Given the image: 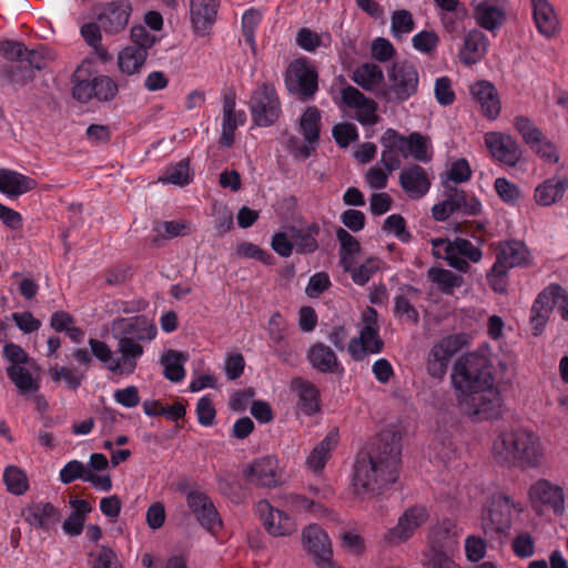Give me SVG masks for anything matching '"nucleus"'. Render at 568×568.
<instances>
[{
    "label": "nucleus",
    "mask_w": 568,
    "mask_h": 568,
    "mask_svg": "<svg viewBox=\"0 0 568 568\" xmlns=\"http://www.w3.org/2000/svg\"><path fill=\"white\" fill-rule=\"evenodd\" d=\"M378 314L375 308L366 307L362 312L359 335L349 341L347 351L354 361H362L367 354L381 353L384 342L379 337Z\"/></svg>",
    "instance_id": "nucleus-7"
},
{
    "label": "nucleus",
    "mask_w": 568,
    "mask_h": 568,
    "mask_svg": "<svg viewBox=\"0 0 568 568\" xmlns=\"http://www.w3.org/2000/svg\"><path fill=\"white\" fill-rule=\"evenodd\" d=\"M514 510L521 513V504L503 493L494 494L481 514V528L485 535L494 537L506 534L510 529Z\"/></svg>",
    "instance_id": "nucleus-5"
},
{
    "label": "nucleus",
    "mask_w": 568,
    "mask_h": 568,
    "mask_svg": "<svg viewBox=\"0 0 568 568\" xmlns=\"http://www.w3.org/2000/svg\"><path fill=\"white\" fill-rule=\"evenodd\" d=\"M321 119V111L314 105L307 106L303 112L298 122V132L304 138L303 143H300L294 136L287 141V149L295 158L307 159L316 150L320 141Z\"/></svg>",
    "instance_id": "nucleus-9"
},
{
    "label": "nucleus",
    "mask_w": 568,
    "mask_h": 568,
    "mask_svg": "<svg viewBox=\"0 0 568 568\" xmlns=\"http://www.w3.org/2000/svg\"><path fill=\"white\" fill-rule=\"evenodd\" d=\"M187 354L174 349L162 355L160 363L163 366V375L173 383H179L185 377L184 363L187 362Z\"/></svg>",
    "instance_id": "nucleus-36"
},
{
    "label": "nucleus",
    "mask_w": 568,
    "mask_h": 568,
    "mask_svg": "<svg viewBox=\"0 0 568 568\" xmlns=\"http://www.w3.org/2000/svg\"><path fill=\"white\" fill-rule=\"evenodd\" d=\"M256 511L260 515L266 531L274 537H285L296 530V524L292 517L278 508H274L267 500L263 499L256 504Z\"/></svg>",
    "instance_id": "nucleus-15"
},
{
    "label": "nucleus",
    "mask_w": 568,
    "mask_h": 568,
    "mask_svg": "<svg viewBox=\"0 0 568 568\" xmlns=\"http://www.w3.org/2000/svg\"><path fill=\"white\" fill-rule=\"evenodd\" d=\"M132 12V6L126 0L113 1L105 6L99 16L100 27L105 33L116 34L125 29Z\"/></svg>",
    "instance_id": "nucleus-21"
},
{
    "label": "nucleus",
    "mask_w": 568,
    "mask_h": 568,
    "mask_svg": "<svg viewBox=\"0 0 568 568\" xmlns=\"http://www.w3.org/2000/svg\"><path fill=\"white\" fill-rule=\"evenodd\" d=\"M352 80L366 91H374L384 80L382 69L375 63H364L355 69Z\"/></svg>",
    "instance_id": "nucleus-39"
},
{
    "label": "nucleus",
    "mask_w": 568,
    "mask_h": 568,
    "mask_svg": "<svg viewBox=\"0 0 568 568\" xmlns=\"http://www.w3.org/2000/svg\"><path fill=\"white\" fill-rule=\"evenodd\" d=\"M399 185L413 200L422 199L430 189V180L424 168L412 164L399 173Z\"/></svg>",
    "instance_id": "nucleus-24"
},
{
    "label": "nucleus",
    "mask_w": 568,
    "mask_h": 568,
    "mask_svg": "<svg viewBox=\"0 0 568 568\" xmlns=\"http://www.w3.org/2000/svg\"><path fill=\"white\" fill-rule=\"evenodd\" d=\"M420 300V291L412 285L404 284L394 295V316L413 324L419 322V313L416 304Z\"/></svg>",
    "instance_id": "nucleus-22"
},
{
    "label": "nucleus",
    "mask_w": 568,
    "mask_h": 568,
    "mask_svg": "<svg viewBox=\"0 0 568 568\" xmlns=\"http://www.w3.org/2000/svg\"><path fill=\"white\" fill-rule=\"evenodd\" d=\"M124 327L122 336H132L133 341H152L156 336V327L144 316H136L130 320H122Z\"/></svg>",
    "instance_id": "nucleus-38"
},
{
    "label": "nucleus",
    "mask_w": 568,
    "mask_h": 568,
    "mask_svg": "<svg viewBox=\"0 0 568 568\" xmlns=\"http://www.w3.org/2000/svg\"><path fill=\"white\" fill-rule=\"evenodd\" d=\"M302 541L320 568H339L333 560L328 535L318 525H310L302 532Z\"/></svg>",
    "instance_id": "nucleus-13"
},
{
    "label": "nucleus",
    "mask_w": 568,
    "mask_h": 568,
    "mask_svg": "<svg viewBox=\"0 0 568 568\" xmlns=\"http://www.w3.org/2000/svg\"><path fill=\"white\" fill-rule=\"evenodd\" d=\"M493 453L499 463L519 462L525 467H538L544 459L540 438L525 429L500 434L493 444Z\"/></svg>",
    "instance_id": "nucleus-3"
},
{
    "label": "nucleus",
    "mask_w": 568,
    "mask_h": 568,
    "mask_svg": "<svg viewBox=\"0 0 568 568\" xmlns=\"http://www.w3.org/2000/svg\"><path fill=\"white\" fill-rule=\"evenodd\" d=\"M9 379L16 385L21 395L36 394L39 390V384L33 378L31 372L23 366H8L6 368Z\"/></svg>",
    "instance_id": "nucleus-42"
},
{
    "label": "nucleus",
    "mask_w": 568,
    "mask_h": 568,
    "mask_svg": "<svg viewBox=\"0 0 568 568\" xmlns=\"http://www.w3.org/2000/svg\"><path fill=\"white\" fill-rule=\"evenodd\" d=\"M531 6L538 31L546 38L554 37L559 30V21L552 4L548 0H531Z\"/></svg>",
    "instance_id": "nucleus-29"
},
{
    "label": "nucleus",
    "mask_w": 568,
    "mask_h": 568,
    "mask_svg": "<svg viewBox=\"0 0 568 568\" xmlns=\"http://www.w3.org/2000/svg\"><path fill=\"white\" fill-rule=\"evenodd\" d=\"M53 60L52 52L45 48L40 47L38 49L29 50L26 48L24 62L29 64V69L43 70L48 67L49 61Z\"/></svg>",
    "instance_id": "nucleus-58"
},
{
    "label": "nucleus",
    "mask_w": 568,
    "mask_h": 568,
    "mask_svg": "<svg viewBox=\"0 0 568 568\" xmlns=\"http://www.w3.org/2000/svg\"><path fill=\"white\" fill-rule=\"evenodd\" d=\"M91 68V62L83 61L71 77L72 97L81 103L94 99V81Z\"/></svg>",
    "instance_id": "nucleus-27"
},
{
    "label": "nucleus",
    "mask_w": 568,
    "mask_h": 568,
    "mask_svg": "<svg viewBox=\"0 0 568 568\" xmlns=\"http://www.w3.org/2000/svg\"><path fill=\"white\" fill-rule=\"evenodd\" d=\"M262 19L257 10H246L242 17V34L245 42L254 50L255 49V30Z\"/></svg>",
    "instance_id": "nucleus-55"
},
{
    "label": "nucleus",
    "mask_w": 568,
    "mask_h": 568,
    "mask_svg": "<svg viewBox=\"0 0 568 568\" xmlns=\"http://www.w3.org/2000/svg\"><path fill=\"white\" fill-rule=\"evenodd\" d=\"M452 528L450 521H444L433 527L428 534L430 548H449L454 544Z\"/></svg>",
    "instance_id": "nucleus-51"
},
{
    "label": "nucleus",
    "mask_w": 568,
    "mask_h": 568,
    "mask_svg": "<svg viewBox=\"0 0 568 568\" xmlns=\"http://www.w3.org/2000/svg\"><path fill=\"white\" fill-rule=\"evenodd\" d=\"M456 213L463 215H478L481 212V203L478 199L467 194L464 190L452 187L448 190Z\"/></svg>",
    "instance_id": "nucleus-45"
},
{
    "label": "nucleus",
    "mask_w": 568,
    "mask_h": 568,
    "mask_svg": "<svg viewBox=\"0 0 568 568\" xmlns=\"http://www.w3.org/2000/svg\"><path fill=\"white\" fill-rule=\"evenodd\" d=\"M455 256L478 263L483 254L480 248L475 246L470 241L457 237L455 239Z\"/></svg>",
    "instance_id": "nucleus-62"
},
{
    "label": "nucleus",
    "mask_w": 568,
    "mask_h": 568,
    "mask_svg": "<svg viewBox=\"0 0 568 568\" xmlns=\"http://www.w3.org/2000/svg\"><path fill=\"white\" fill-rule=\"evenodd\" d=\"M49 374L54 382L64 381L67 386L71 389H77L84 379V373L78 368H70L67 366H53L49 369Z\"/></svg>",
    "instance_id": "nucleus-50"
},
{
    "label": "nucleus",
    "mask_w": 568,
    "mask_h": 568,
    "mask_svg": "<svg viewBox=\"0 0 568 568\" xmlns=\"http://www.w3.org/2000/svg\"><path fill=\"white\" fill-rule=\"evenodd\" d=\"M529 260V252L526 245L520 241H506L497 246L496 263L510 270L516 266L525 265Z\"/></svg>",
    "instance_id": "nucleus-28"
},
{
    "label": "nucleus",
    "mask_w": 568,
    "mask_h": 568,
    "mask_svg": "<svg viewBox=\"0 0 568 568\" xmlns=\"http://www.w3.org/2000/svg\"><path fill=\"white\" fill-rule=\"evenodd\" d=\"M400 452V435L393 428L383 429L356 459L353 488L357 497H376L397 480Z\"/></svg>",
    "instance_id": "nucleus-2"
},
{
    "label": "nucleus",
    "mask_w": 568,
    "mask_h": 568,
    "mask_svg": "<svg viewBox=\"0 0 568 568\" xmlns=\"http://www.w3.org/2000/svg\"><path fill=\"white\" fill-rule=\"evenodd\" d=\"M427 518V509L423 506L406 509L399 516L397 525L385 532L384 540L389 545H399L407 541Z\"/></svg>",
    "instance_id": "nucleus-14"
},
{
    "label": "nucleus",
    "mask_w": 568,
    "mask_h": 568,
    "mask_svg": "<svg viewBox=\"0 0 568 568\" xmlns=\"http://www.w3.org/2000/svg\"><path fill=\"white\" fill-rule=\"evenodd\" d=\"M338 442L337 433L329 432L311 452L307 457V467L317 473L321 471L331 456V452Z\"/></svg>",
    "instance_id": "nucleus-34"
},
{
    "label": "nucleus",
    "mask_w": 568,
    "mask_h": 568,
    "mask_svg": "<svg viewBox=\"0 0 568 568\" xmlns=\"http://www.w3.org/2000/svg\"><path fill=\"white\" fill-rule=\"evenodd\" d=\"M246 115L244 111H239L235 114L224 115L222 122V134L220 144L225 148L232 146L234 142V132L239 125L244 124Z\"/></svg>",
    "instance_id": "nucleus-49"
},
{
    "label": "nucleus",
    "mask_w": 568,
    "mask_h": 568,
    "mask_svg": "<svg viewBox=\"0 0 568 568\" xmlns=\"http://www.w3.org/2000/svg\"><path fill=\"white\" fill-rule=\"evenodd\" d=\"M336 143L341 148H346L351 142L358 139L357 129L353 123H339L332 130Z\"/></svg>",
    "instance_id": "nucleus-61"
},
{
    "label": "nucleus",
    "mask_w": 568,
    "mask_h": 568,
    "mask_svg": "<svg viewBox=\"0 0 568 568\" xmlns=\"http://www.w3.org/2000/svg\"><path fill=\"white\" fill-rule=\"evenodd\" d=\"M320 233V226L316 223L311 224L305 230H298L295 232L293 240L296 251L298 253H313L317 250V235Z\"/></svg>",
    "instance_id": "nucleus-47"
},
{
    "label": "nucleus",
    "mask_w": 568,
    "mask_h": 568,
    "mask_svg": "<svg viewBox=\"0 0 568 568\" xmlns=\"http://www.w3.org/2000/svg\"><path fill=\"white\" fill-rule=\"evenodd\" d=\"M433 255L436 258L447 261L449 266L459 272L466 273L469 270V263L459 256H455V241L446 239H432Z\"/></svg>",
    "instance_id": "nucleus-37"
},
{
    "label": "nucleus",
    "mask_w": 568,
    "mask_h": 568,
    "mask_svg": "<svg viewBox=\"0 0 568 568\" xmlns=\"http://www.w3.org/2000/svg\"><path fill=\"white\" fill-rule=\"evenodd\" d=\"M248 108L255 125H273L282 113L281 101L274 85L267 82L258 84L251 94Z\"/></svg>",
    "instance_id": "nucleus-8"
},
{
    "label": "nucleus",
    "mask_w": 568,
    "mask_h": 568,
    "mask_svg": "<svg viewBox=\"0 0 568 568\" xmlns=\"http://www.w3.org/2000/svg\"><path fill=\"white\" fill-rule=\"evenodd\" d=\"M3 483L8 491L16 496H21L29 489L27 474L17 466H8L4 468Z\"/></svg>",
    "instance_id": "nucleus-46"
},
{
    "label": "nucleus",
    "mask_w": 568,
    "mask_h": 568,
    "mask_svg": "<svg viewBox=\"0 0 568 568\" xmlns=\"http://www.w3.org/2000/svg\"><path fill=\"white\" fill-rule=\"evenodd\" d=\"M59 519L58 509L50 503L34 504L28 508L27 520L33 527L48 529Z\"/></svg>",
    "instance_id": "nucleus-35"
},
{
    "label": "nucleus",
    "mask_w": 568,
    "mask_h": 568,
    "mask_svg": "<svg viewBox=\"0 0 568 568\" xmlns=\"http://www.w3.org/2000/svg\"><path fill=\"white\" fill-rule=\"evenodd\" d=\"M186 503L200 525L209 531L222 527L219 513L211 498L203 491L191 490L186 494Z\"/></svg>",
    "instance_id": "nucleus-16"
},
{
    "label": "nucleus",
    "mask_w": 568,
    "mask_h": 568,
    "mask_svg": "<svg viewBox=\"0 0 568 568\" xmlns=\"http://www.w3.org/2000/svg\"><path fill=\"white\" fill-rule=\"evenodd\" d=\"M284 500L286 506L296 511H310L317 514L323 510V505L318 500L310 499L302 495L288 494L284 496Z\"/></svg>",
    "instance_id": "nucleus-57"
},
{
    "label": "nucleus",
    "mask_w": 568,
    "mask_h": 568,
    "mask_svg": "<svg viewBox=\"0 0 568 568\" xmlns=\"http://www.w3.org/2000/svg\"><path fill=\"white\" fill-rule=\"evenodd\" d=\"M387 100L403 102L416 94L419 75L416 67L408 61L395 62L387 73Z\"/></svg>",
    "instance_id": "nucleus-10"
},
{
    "label": "nucleus",
    "mask_w": 568,
    "mask_h": 568,
    "mask_svg": "<svg viewBox=\"0 0 568 568\" xmlns=\"http://www.w3.org/2000/svg\"><path fill=\"white\" fill-rule=\"evenodd\" d=\"M88 344L93 356L101 362L108 371L120 375L132 374L144 353L143 346L133 341L132 336L118 337L114 353L103 341L89 338Z\"/></svg>",
    "instance_id": "nucleus-4"
},
{
    "label": "nucleus",
    "mask_w": 568,
    "mask_h": 568,
    "mask_svg": "<svg viewBox=\"0 0 568 568\" xmlns=\"http://www.w3.org/2000/svg\"><path fill=\"white\" fill-rule=\"evenodd\" d=\"M514 128L518 131V133L521 135L523 141L530 148L535 142H540L541 136L544 133L539 128H537L534 122L525 116V115H517L514 118L513 121Z\"/></svg>",
    "instance_id": "nucleus-48"
},
{
    "label": "nucleus",
    "mask_w": 568,
    "mask_h": 568,
    "mask_svg": "<svg viewBox=\"0 0 568 568\" xmlns=\"http://www.w3.org/2000/svg\"><path fill=\"white\" fill-rule=\"evenodd\" d=\"M568 187L565 179L559 176L550 178L539 184L535 190V201L541 206H550L564 197Z\"/></svg>",
    "instance_id": "nucleus-33"
},
{
    "label": "nucleus",
    "mask_w": 568,
    "mask_h": 568,
    "mask_svg": "<svg viewBox=\"0 0 568 568\" xmlns=\"http://www.w3.org/2000/svg\"><path fill=\"white\" fill-rule=\"evenodd\" d=\"M37 182L19 172L0 169V192L10 197H18L36 189Z\"/></svg>",
    "instance_id": "nucleus-31"
},
{
    "label": "nucleus",
    "mask_w": 568,
    "mask_h": 568,
    "mask_svg": "<svg viewBox=\"0 0 568 568\" xmlns=\"http://www.w3.org/2000/svg\"><path fill=\"white\" fill-rule=\"evenodd\" d=\"M190 160L183 159L174 164L168 165L164 174L159 178L162 183H170L179 186L187 185L192 181Z\"/></svg>",
    "instance_id": "nucleus-44"
},
{
    "label": "nucleus",
    "mask_w": 568,
    "mask_h": 568,
    "mask_svg": "<svg viewBox=\"0 0 568 568\" xmlns=\"http://www.w3.org/2000/svg\"><path fill=\"white\" fill-rule=\"evenodd\" d=\"M473 98L480 104L483 113L494 120L499 115L500 102L495 87L487 81H479L470 87Z\"/></svg>",
    "instance_id": "nucleus-30"
},
{
    "label": "nucleus",
    "mask_w": 568,
    "mask_h": 568,
    "mask_svg": "<svg viewBox=\"0 0 568 568\" xmlns=\"http://www.w3.org/2000/svg\"><path fill=\"white\" fill-rule=\"evenodd\" d=\"M529 497L535 507L545 506L561 515L565 511L564 489L547 479H539L529 488Z\"/></svg>",
    "instance_id": "nucleus-20"
},
{
    "label": "nucleus",
    "mask_w": 568,
    "mask_h": 568,
    "mask_svg": "<svg viewBox=\"0 0 568 568\" xmlns=\"http://www.w3.org/2000/svg\"><path fill=\"white\" fill-rule=\"evenodd\" d=\"M220 0H190V21L197 36L210 33L216 20Z\"/></svg>",
    "instance_id": "nucleus-23"
},
{
    "label": "nucleus",
    "mask_w": 568,
    "mask_h": 568,
    "mask_svg": "<svg viewBox=\"0 0 568 568\" xmlns=\"http://www.w3.org/2000/svg\"><path fill=\"white\" fill-rule=\"evenodd\" d=\"M248 483L261 487H275L282 483L278 462L273 456L254 460L244 471Z\"/></svg>",
    "instance_id": "nucleus-19"
},
{
    "label": "nucleus",
    "mask_w": 568,
    "mask_h": 568,
    "mask_svg": "<svg viewBox=\"0 0 568 568\" xmlns=\"http://www.w3.org/2000/svg\"><path fill=\"white\" fill-rule=\"evenodd\" d=\"M91 568H123L114 550L102 545L97 552H91Z\"/></svg>",
    "instance_id": "nucleus-53"
},
{
    "label": "nucleus",
    "mask_w": 568,
    "mask_h": 568,
    "mask_svg": "<svg viewBox=\"0 0 568 568\" xmlns=\"http://www.w3.org/2000/svg\"><path fill=\"white\" fill-rule=\"evenodd\" d=\"M489 359L477 353L460 356L454 364L452 383L460 409L475 422L500 417L503 400L494 386Z\"/></svg>",
    "instance_id": "nucleus-1"
},
{
    "label": "nucleus",
    "mask_w": 568,
    "mask_h": 568,
    "mask_svg": "<svg viewBox=\"0 0 568 568\" xmlns=\"http://www.w3.org/2000/svg\"><path fill=\"white\" fill-rule=\"evenodd\" d=\"M530 150L538 155L542 161L555 164L559 162L560 155L557 146L545 135L541 136L540 142H535Z\"/></svg>",
    "instance_id": "nucleus-59"
},
{
    "label": "nucleus",
    "mask_w": 568,
    "mask_h": 568,
    "mask_svg": "<svg viewBox=\"0 0 568 568\" xmlns=\"http://www.w3.org/2000/svg\"><path fill=\"white\" fill-rule=\"evenodd\" d=\"M561 293L562 288L560 285L550 284L538 294L530 311L534 335L537 336L542 332L549 314L557 304Z\"/></svg>",
    "instance_id": "nucleus-18"
},
{
    "label": "nucleus",
    "mask_w": 568,
    "mask_h": 568,
    "mask_svg": "<svg viewBox=\"0 0 568 568\" xmlns=\"http://www.w3.org/2000/svg\"><path fill=\"white\" fill-rule=\"evenodd\" d=\"M488 45L486 34L478 29H471L464 36L458 59L464 65L476 64L485 57Z\"/></svg>",
    "instance_id": "nucleus-25"
},
{
    "label": "nucleus",
    "mask_w": 568,
    "mask_h": 568,
    "mask_svg": "<svg viewBox=\"0 0 568 568\" xmlns=\"http://www.w3.org/2000/svg\"><path fill=\"white\" fill-rule=\"evenodd\" d=\"M87 466L79 460H71L67 463L60 470L59 478L62 484H70L77 479L85 481V477L89 474Z\"/></svg>",
    "instance_id": "nucleus-60"
},
{
    "label": "nucleus",
    "mask_w": 568,
    "mask_h": 568,
    "mask_svg": "<svg viewBox=\"0 0 568 568\" xmlns=\"http://www.w3.org/2000/svg\"><path fill=\"white\" fill-rule=\"evenodd\" d=\"M379 267L378 260L368 258L365 263L352 270L351 277L357 285H365Z\"/></svg>",
    "instance_id": "nucleus-63"
},
{
    "label": "nucleus",
    "mask_w": 568,
    "mask_h": 568,
    "mask_svg": "<svg viewBox=\"0 0 568 568\" xmlns=\"http://www.w3.org/2000/svg\"><path fill=\"white\" fill-rule=\"evenodd\" d=\"M341 103L356 111V120L363 125L375 124L378 120L377 104L358 89L346 85L341 90Z\"/></svg>",
    "instance_id": "nucleus-17"
},
{
    "label": "nucleus",
    "mask_w": 568,
    "mask_h": 568,
    "mask_svg": "<svg viewBox=\"0 0 568 568\" xmlns=\"http://www.w3.org/2000/svg\"><path fill=\"white\" fill-rule=\"evenodd\" d=\"M427 277L446 295L453 294L455 288H459L464 283L463 276L440 267H430L427 271Z\"/></svg>",
    "instance_id": "nucleus-40"
},
{
    "label": "nucleus",
    "mask_w": 568,
    "mask_h": 568,
    "mask_svg": "<svg viewBox=\"0 0 568 568\" xmlns=\"http://www.w3.org/2000/svg\"><path fill=\"white\" fill-rule=\"evenodd\" d=\"M312 366L324 374H342L344 368L335 352L323 343L314 344L307 354Z\"/></svg>",
    "instance_id": "nucleus-26"
},
{
    "label": "nucleus",
    "mask_w": 568,
    "mask_h": 568,
    "mask_svg": "<svg viewBox=\"0 0 568 568\" xmlns=\"http://www.w3.org/2000/svg\"><path fill=\"white\" fill-rule=\"evenodd\" d=\"M285 87L290 94L302 102L310 101L318 90V75L306 58L293 60L284 75Z\"/></svg>",
    "instance_id": "nucleus-6"
},
{
    "label": "nucleus",
    "mask_w": 568,
    "mask_h": 568,
    "mask_svg": "<svg viewBox=\"0 0 568 568\" xmlns=\"http://www.w3.org/2000/svg\"><path fill=\"white\" fill-rule=\"evenodd\" d=\"M494 187L498 196L506 203H514L520 196L519 189L506 178H497Z\"/></svg>",
    "instance_id": "nucleus-64"
},
{
    "label": "nucleus",
    "mask_w": 568,
    "mask_h": 568,
    "mask_svg": "<svg viewBox=\"0 0 568 568\" xmlns=\"http://www.w3.org/2000/svg\"><path fill=\"white\" fill-rule=\"evenodd\" d=\"M413 156L415 160L426 162L429 160L427 153L426 140L420 133H412L407 138V144L405 150V156Z\"/></svg>",
    "instance_id": "nucleus-56"
},
{
    "label": "nucleus",
    "mask_w": 568,
    "mask_h": 568,
    "mask_svg": "<svg viewBox=\"0 0 568 568\" xmlns=\"http://www.w3.org/2000/svg\"><path fill=\"white\" fill-rule=\"evenodd\" d=\"M148 58V52L139 47H126L118 57V65L122 73L133 75L139 73Z\"/></svg>",
    "instance_id": "nucleus-41"
},
{
    "label": "nucleus",
    "mask_w": 568,
    "mask_h": 568,
    "mask_svg": "<svg viewBox=\"0 0 568 568\" xmlns=\"http://www.w3.org/2000/svg\"><path fill=\"white\" fill-rule=\"evenodd\" d=\"M466 344V335L453 334L443 337L433 345L427 355V373L436 379H442L448 369L452 357Z\"/></svg>",
    "instance_id": "nucleus-11"
},
{
    "label": "nucleus",
    "mask_w": 568,
    "mask_h": 568,
    "mask_svg": "<svg viewBox=\"0 0 568 568\" xmlns=\"http://www.w3.org/2000/svg\"><path fill=\"white\" fill-rule=\"evenodd\" d=\"M484 141L491 158L509 168H514L520 161L523 152L516 139L498 131H489L484 135Z\"/></svg>",
    "instance_id": "nucleus-12"
},
{
    "label": "nucleus",
    "mask_w": 568,
    "mask_h": 568,
    "mask_svg": "<svg viewBox=\"0 0 568 568\" xmlns=\"http://www.w3.org/2000/svg\"><path fill=\"white\" fill-rule=\"evenodd\" d=\"M94 81V99L100 102L111 101L118 94V84L108 75H95Z\"/></svg>",
    "instance_id": "nucleus-54"
},
{
    "label": "nucleus",
    "mask_w": 568,
    "mask_h": 568,
    "mask_svg": "<svg viewBox=\"0 0 568 568\" xmlns=\"http://www.w3.org/2000/svg\"><path fill=\"white\" fill-rule=\"evenodd\" d=\"M415 28L413 16L407 10H397L390 20V31L394 38L400 39L404 34L410 33Z\"/></svg>",
    "instance_id": "nucleus-52"
},
{
    "label": "nucleus",
    "mask_w": 568,
    "mask_h": 568,
    "mask_svg": "<svg viewBox=\"0 0 568 568\" xmlns=\"http://www.w3.org/2000/svg\"><path fill=\"white\" fill-rule=\"evenodd\" d=\"M474 17L477 24L488 31L498 29L504 21L503 10L486 2L476 6Z\"/></svg>",
    "instance_id": "nucleus-43"
},
{
    "label": "nucleus",
    "mask_w": 568,
    "mask_h": 568,
    "mask_svg": "<svg viewBox=\"0 0 568 568\" xmlns=\"http://www.w3.org/2000/svg\"><path fill=\"white\" fill-rule=\"evenodd\" d=\"M291 389L296 394L297 405L306 415H313L320 410V392L311 382L303 378H294Z\"/></svg>",
    "instance_id": "nucleus-32"
}]
</instances>
